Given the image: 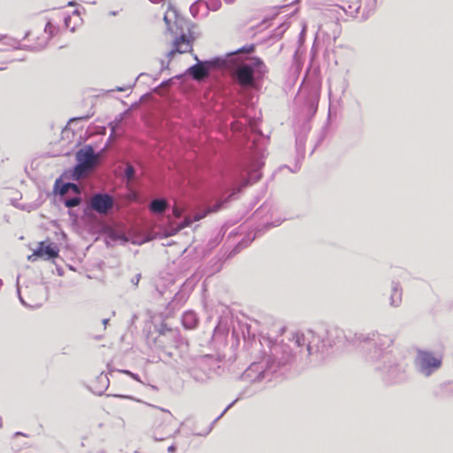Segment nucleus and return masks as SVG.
<instances>
[{"label": "nucleus", "mask_w": 453, "mask_h": 453, "mask_svg": "<svg viewBox=\"0 0 453 453\" xmlns=\"http://www.w3.org/2000/svg\"><path fill=\"white\" fill-rule=\"evenodd\" d=\"M358 341L363 344L365 362L380 374L385 384L395 385L407 380L406 365L387 350L393 344L392 338L377 335L371 339L361 334Z\"/></svg>", "instance_id": "nucleus-1"}, {"label": "nucleus", "mask_w": 453, "mask_h": 453, "mask_svg": "<svg viewBox=\"0 0 453 453\" xmlns=\"http://www.w3.org/2000/svg\"><path fill=\"white\" fill-rule=\"evenodd\" d=\"M326 345L319 335L311 330L291 333L286 342L274 345L265 364L267 371L275 372L276 366L284 365L293 360H303L324 351Z\"/></svg>", "instance_id": "nucleus-2"}, {"label": "nucleus", "mask_w": 453, "mask_h": 453, "mask_svg": "<svg viewBox=\"0 0 453 453\" xmlns=\"http://www.w3.org/2000/svg\"><path fill=\"white\" fill-rule=\"evenodd\" d=\"M168 31L175 35L173 50L167 54L172 58L175 53H186L192 50L194 37L191 35L190 23L178 16L175 10H169L164 16Z\"/></svg>", "instance_id": "nucleus-3"}, {"label": "nucleus", "mask_w": 453, "mask_h": 453, "mask_svg": "<svg viewBox=\"0 0 453 453\" xmlns=\"http://www.w3.org/2000/svg\"><path fill=\"white\" fill-rule=\"evenodd\" d=\"M265 73L266 66L260 58H250L235 64L233 77L242 88H254Z\"/></svg>", "instance_id": "nucleus-4"}, {"label": "nucleus", "mask_w": 453, "mask_h": 453, "mask_svg": "<svg viewBox=\"0 0 453 453\" xmlns=\"http://www.w3.org/2000/svg\"><path fill=\"white\" fill-rule=\"evenodd\" d=\"M77 165L73 169V178L79 180L86 176L96 165L97 157L91 146H85L79 150L75 155Z\"/></svg>", "instance_id": "nucleus-5"}, {"label": "nucleus", "mask_w": 453, "mask_h": 453, "mask_svg": "<svg viewBox=\"0 0 453 453\" xmlns=\"http://www.w3.org/2000/svg\"><path fill=\"white\" fill-rule=\"evenodd\" d=\"M414 366L418 373L429 377L441 366V357L428 350L418 349Z\"/></svg>", "instance_id": "nucleus-6"}, {"label": "nucleus", "mask_w": 453, "mask_h": 453, "mask_svg": "<svg viewBox=\"0 0 453 453\" xmlns=\"http://www.w3.org/2000/svg\"><path fill=\"white\" fill-rule=\"evenodd\" d=\"M219 367L218 362L211 356H201L195 360V365L190 367L188 372L190 375L199 382L205 381L211 371Z\"/></svg>", "instance_id": "nucleus-7"}, {"label": "nucleus", "mask_w": 453, "mask_h": 453, "mask_svg": "<svg viewBox=\"0 0 453 453\" xmlns=\"http://www.w3.org/2000/svg\"><path fill=\"white\" fill-rule=\"evenodd\" d=\"M195 59L197 63L190 66L188 72L196 81H203L208 77L211 68H221L227 66V61L221 58H215L212 60L203 62L196 56Z\"/></svg>", "instance_id": "nucleus-8"}, {"label": "nucleus", "mask_w": 453, "mask_h": 453, "mask_svg": "<svg viewBox=\"0 0 453 453\" xmlns=\"http://www.w3.org/2000/svg\"><path fill=\"white\" fill-rule=\"evenodd\" d=\"M113 197L107 193L94 194L88 203L91 210L101 215H107L114 206Z\"/></svg>", "instance_id": "nucleus-9"}, {"label": "nucleus", "mask_w": 453, "mask_h": 453, "mask_svg": "<svg viewBox=\"0 0 453 453\" xmlns=\"http://www.w3.org/2000/svg\"><path fill=\"white\" fill-rule=\"evenodd\" d=\"M264 362L253 363L242 373V378L243 380L257 382L260 381L266 377V369L265 368Z\"/></svg>", "instance_id": "nucleus-10"}, {"label": "nucleus", "mask_w": 453, "mask_h": 453, "mask_svg": "<svg viewBox=\"0 0 453 453\" xmlns=\"http://www.w3.org/2000/svg\"><path fill=\"white\" fill-rule=\"evenodd\" d=\"M262 166L263 162L260 159H255L246 167L244 171L247 176L242 183V187L257 182L261 178L260 169Z\"/></svg>", "instance_id": "nucleus-11"}, {"label": "nucleus", "mask_w": 453, "mask_h": 453, "mask_svg": "<svg viewBox=\"0 0 453 453\" xmlns=\"http://www.w3.org/2000/svg\"><path fill=\"white\" fill-rule=\"evenodd\" d=\"M35 256L50 259L58 257V249L54 243L40 242L39 247L34 252Z\"/></svg>", "instance_id": "nucleus-12"}, {"label": "nucleus", "mask_w": 453, "mask_h": 453, "mask_svg": "<svg viewBox=\"0 0 453 453\" xmlns=\"http://www.w3.org/2000/svg\"><path fill=\"white\" fill-rule=\"evenodd\" d=\"M58 29L50 23L48 22L44 28V35L38 38V42L32 46L33 50H40L46 47L50 39L57 33Z\"/></svg>", "instance_id": "nucleus-13"}, {"label": "nucleus", "mask_w": 453, "mask_h": 453, "mask_svg": "<svg viewBox=\"0 0 453 453\" xmlns=\"http://www.w3.org/2000/svg\"><path fill=\"white\" fill-rule=\"evenodd\" d=\"M223 204V202H217L212 207H210L203 213H196L193 219L190 217H186L183 223L180 225V228H184L186 226H190L194 221H197L203 218H204L209 212H216L218 211Z\"/></svg>", "instance_id": "nucleus-14"}, {"label": "nucleus", "mask_w": 453, "mask_h": 453, "mask_svg": "<svg viewBox=\"0 0 453 453\" xmlns=\"http://www.w3.org/2000/svg\"><path fill=\"white\" fill-rule=\"evenodd\" d=\"M402 303V289L398 282H393L391 286L390 305L398 307Z\"/></svg>", "instance_id": "nucleus-15"}, {"label": "nucleus", "mask_w": 453, "mask_h": 453, "mask_svg": "<svg viewBox=\"0 0 453 453\" xmlns=\"http://www.w3.org/2000/svg\"><path fill=\"white\" fill-rule=\"evenodd\" d=\"M20 46L19 41L0 35V50H7L9 49H18Z\"/></svg>", "instance_id": "nucleus-16"}, {"label": "nucleus", "mask_w": 453, "mask_h": 453, "mask_svg": "<svg viewBox=\"0 0 453 453\" xmlns=\"http://www.w3.org/2000/svg\"><path fill=\"white\" fill-rule=\"evenodd\" d=\"M168 203L165 199H154L150 203V210L157 214L163 213L167 208Z\"/></svg>", "instance_id": "nucleus-17"}, {"label": "nucleus", "mask_w": 453, "mask_h": 453, "mask_svg": "<svg viewBox=\"0 0 453 453\" xmlns=\"http://www.w3.org/2000/svg\"><path fill=\"white\" fill-rule=\"evenodd\" d=\"M182 324L186 328L192 329L197 324V318L193 311H187L182 316Z\"/></svg>", "instance_id": "nucleus-18"}, {"label": "nucleus", "mask_w": 453, "mask_h": 453, "mask_svg": "<svg viewBox=\"0 0 453 453\" xmlns=\"http://www.w3.org/2000/svg\"><path fill=\"white\" fill-rule=\"evenodd\" d=\"M235 403V401H234L233 403H231L223 411L222 413L217 418L214 419V421L211 423V425L206 429V431L204 433H199V434H196V435H199V436H206L207 434H209L211 433V431L212 430V426L213 425L234 405V403Z\"/></svg>", "instance_id": "nucleus-19"}, {"label": "nucleus", "mask_w": 453, "mask_h": 453, "mask_svg": "<svg viewBox=\"0 0 453 453\" xmlns=\"http://www.w3.org/2000/svg\"><path fill=\"white\" fill-rule=\"evenodd\" d=\"M204 4L209 10L213 12L218 11L221 6L220 0H206Z\"/></svg>", "instance_id": "nucleus-20"}, {"label": "nucleus", "mask_w": 453, "mask_h": 453, "mask_svg": "<svg viewBox=\"0 0 453 453\" xmlns=\"http://www.w3.org/2000/svg\"><path fill=\"white\" fill-rule=\"evenodd\" d=\"M81 198L78 196L68 198L65 201V205L67 208H73L78 206L81 203Z\"/></svg>", "instance_id": "nucleus-21"}, {"label": "nucleus", "mask_w": 453, "mask_h": 453, "mask_svg": "<svg viewBox=\"0 0 453 453\" xmlns=\"http://www.w3.org/2000/svg\"><path fill=\"white\" fill-rule=\"evenodd\" d=\"M125 175L128 180H133L134 179L135 170L132 165H130V164L127 165V167L125 170Z\"/></svg>", "instance_id": "nucleus-22"}, {"label": "nucleus", "mask_w": 453, "mask_h": 453, "mask_svg": "<svg viewBox=\"0 0 453 453\" xmlns=\"http://www.w3.org/2000/svg\"><path fill=\"white\" fill-rule=\"evenodd\" d=\"M69 188H73V190L77 191L78 190V187L76 186V184H73V183H65L63 185L61 190H60V194H65Z\"/></svg>", "instance_id": "nucleus-23"}, {"label": "nucleus", "mask_w": 453, "mask_h": 453, "mask_svg": "<svg viewBox=\"0 0 453 453\" xmlns=\"http://www.w3.org/2000/svg\"><path fill=\"white\" fill-rule=\"evenodd\" d=\"M247 123H248L247 119L245 120V123H241V122H238V121L233 122L232 123V129L234 132L242 131V127L246 126Z\"/></svg>", "instance_id": "nucleus-24"}, {"label": "nucleus", "mask_w": 453, "mask_h": 453, "mask_svg": "<svg viewBox=\"0 0 453 453\" xmlns=\"http://www.w3.org/2000/svg\"><path fill=\"white\" fill-rule=\"evenodd\" d=\"M200 3H203V0H200V1H197L196 3L193 4L191 6H190V12L191 14L194 16V17H196L197 13H198V7H197V4H200Z\"/></svg>", "instance_id": "nucleus-25"}, {"label": "nucleus", "mask_w": 453, "mask_h": 453, "mask_svg": "<svg viewBox=\"0 0 453 453\" xmlns=\"http://www.w3.org/2000/svg\"><path fill=\"white\" fill-rule=\"evenodd\" d=\"M255 46L253 44L251 45H246L240 49L237 52H244V53H251L254 51Z\"/></svg>", "instance_id": "nucleus-26"}, {"label": "nucleus", "mask_w": 453, "mask_h": 453, "mask_svg": "<svg viewBox=\"0 0 453 453\" xmlns=\"http://www.w3.org/2000/svg\"><path fill=\"white\" fill-rule=\"evenodd\" d=\"M17 291H18V295H19V301L20 303L25 305V306H31V307H39L40 304H35V305H29L27 304L25 300L22 298L21 295H20V291H19V281L17 282Z\"/></svg>", "instance_id": "nucleus-27"}, {"label": "nucleus", "mask_w": 453, "mask_h": 453, "mask_svg": "<svg viewBox=\"0 0 453 453\" xmlns=\"http://www.w3.org/2000/svg\"><path fill=\"white\" fill-rule=\"evenodd\" d=\"M329 336H333V334H335L336 337H339L341 334H342V331L339 328H334L327 332Z\"/></svg>", "instance_id": "nucleus-28"}, {"label": "nucleus", "mask_w": 453, "mask_h": 453, "mask_svg": "<svg viewBox=\"0 0 453 453\" xmlns=\"http://www.w3.org/2000/svg\"><path fill=\"white\" fill-rule=\"evenodd\" d=\"M349 8L350 9L349 13H351V14L357 13L360 8V4L356 3L353 7L349 5Z\"/></svg>", "instance_id": "nucleus-29"}, {"label": "nucleus", "mask_w": 453, "mask_h": 453, "mask_svg": "<svg viewBox=\"0 0 453 453\" xmlns=\"http://www.w3.org/2000/svg\"><path fill=\"white\" fill-rule=\"evenodd\" d=\"M140 279H141V274H136L134 278H132L131 282L134 286H137L140 281Z\"/></svg>", "instance_id": "nucleus-30"}, {"label": "nucleus", "mask_w": 453, "mask_h": 453, "mask_svg": "<svg viewBox=\"0 0 453 453\" xmlns=\"http://www.w3.org/2000/svg\"><path fill=\"white\" fill-rule=\"evenodd\" d=\"M173 214L175 215V217L179 218L181 215V211L178 207L175 206L173 208Z\"/></svg>", "instance_id": "nucleus-31"}, {"label": "nucleus", "mask_w": 453, "mask_h": 453, "mask_svg": "<svg viewBox=\"0 0 453 453\" xmlns=\"http://www.w3.org/2000/svg\"><path fill=\"white\" fill-rule=\"evenodd\" d=\"M129 376H130L132 379H134V380H137V381H141V380H140L139 376H138L137 374L134 373V372L130 373V375H129Z\"/></svg>", "instance_id": "nucleus-32"}, {"label": "nucleus", "mask_w": 453, "mask_h": 453, "mask_svg": "<svg viewBox=\"0 0 453 453\" xmlns=\"http://www.w3.org/2000/svg\"><path fill=\"white\" fill-rule=\"evenodd\" d=\"M118 14H119V11H111V12H109V15H111V16H116V15H118Z\"/></svg>", "instance_id": "nucleus-33"}, {"label": "nucleus", "mask_w": 453, "mask_h": 453, "mask_svg": "<svg viewBox=\"0 0 453 453\" xmlns=\"http://www.w3.org/2000/svg\"><path fill=\"white\" fill-rule=\"evenodd\" d=\"M99 379H100V380H104H104H106V382H108V381H109V380H108V378H107V376H106V375L103 376V374H101V375H100V377H99Z\"/></svg>", "instance_id": "nucleus-34"}, {"label": "nucleus", "mask_w": 453, "mask_h": 453, "mask_svg": "<svg viewBox=\"0 0 453 453\" xmlns=\"http://www.w3.org/2000/svg\"><path fill=\"white\" fill-rule=\"evenodd\" d=\"M121 372L127 374L128 376L130 375V373H132V372H130L128 370H122Z\"/></svg>", "instance_id": "nucleus-35"}, {"label": "nucleus", "mask_w": 453, "mask_h": 453, "mask_svg": "<svg viewBox=\"0 0 453 453\" xmlns=\"http://www.w3.org/2000/svg\"><path fill=\"white\" fill-rule=\"evenodd\" d=\"M174 450H175V447L173 445H172L168 448V451H170V452H173Z\"/></svg>", "instance_id": "nucleus-36"}, {"label": "nucleus", "mask_w": 453, "mask_h": 453, "mask_svg": "<svg viewBox=\"0 0 453 453\" xmlns=\"http://www.w3.org/2000/svg\"><path fill=\"white\" fill-rule=\"evenodd\" d=\"M102 322H103L104 326H106V325H107V324H108V322H109V319H103V321H102Z\"/></svg>", "instance_id": "nucleus-37"}, {"label": "nucleus", "mask_w": 453, "mask_h": 453, "mask_svg": "<svg viewBox=\"0 0 453 453\" xmlns=\"http://www.w3.org/2000/svg\"><path fill=\"white\" fill-rule=\"evenodd\" d=\"M226 4H233L235 0H224Z\"/></svg>", "instance_id": "nucleus-38"}, {"label": "nucleus", "mask_w": 453, "mask_h": 453, "mask_svg": "<svg viewBox=\"0 0 453 453\" xmlns=\"http://www.w3.org/2000/svg\"><path fill=\"white\" fill-rule=\"evenodd\" d=\"M162 411H165L166 412L167 414H169L170 416L172 415L171 412L169 411H166V410H164V409H161Z\"/></svg>", "instance_id": "nucleus-39"}, {"label": "nucleus", "mask_w": 453, "mask_h": 453, "mask_svg": "<svg viewBox=\"0 0 453 453\" xmlns=\"http://www.w3.org/2000/svg\"><path fill=\"white\" fill-rule=\"evenodd\" d=\"M70 19V18H65V25L68 26V20Z\"/></svg>", "instance_id": "nucleus-40"}, {"label": "nucleus", "mask_w": 453, "mask_h": 453, "mask_svg": "<svg viewBox=\"0 0 453 453\" xmlns=\"http://www.w3.org/2000/svg\"><path fill=\"white\" fill-rule=\"evenodd\" d=\"M19 435H24V434H23L22 433H20V432H17V433L15 434V436H19Z\"/></svg>", "instance_id": "nucleus-41"}, {"label": "nucleus", "mask_w": 453, "mask_h": 453, "mask_svg": "<svg viewBox=\"0 0 453 453\" xmlns=\"http://www.w3.org/2000/svg\"><path fill=\"white\" fill-rule=\"evenodd\" d=\"M117 90H118V91H124L125 89H124L123 88L118 87V88H117Z\"/></svg>", "instance_id": "nucleus-42"}, {"label": "nucleus", "mask_w": 453, "mask_h": 453, "mask_svg": "<svg viewBox=\"0 0 453 453\" xmlns=\"http://www.w3.org/2000/svg\"><path fill=\"white\" fill-rule=\"evenodd\" d=\"M73 4H74V3H73V2H70V3L68 4V5H73Z\"/></svg>", "instance_id": "nucleus-43"}, {"label": "nucleus", "mask_w": 453, "mask_h": 453, "mask_svg": "<svg viewBox=\"0 0 453 453\" xmlns=\"http://www.w3.org/2000/svg\"><path fill=\"white\" fill-rule=\"evenodd\" d=\"M2 285H3V281H2V280L0 279V288L2 287Z\"/></svg>", "instance_id": "nucleus-44"}, {"label": "nucleus", "mask_w": 453, "mask_h": 453, "mask_svg": "<svg viewBox=\"0 0 453 453\" xmlns=\"http://www.w3.org/2000/svg\"><path fill=\"white\" fill-rule=\"evenodd\" d=\"M4 69H5V67H4V66L0 67V71L4 70Z\"/></svg>", "instance_id": "nucleus-45"}]
</instances>
